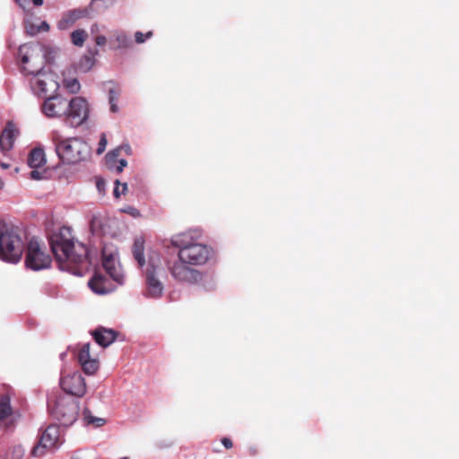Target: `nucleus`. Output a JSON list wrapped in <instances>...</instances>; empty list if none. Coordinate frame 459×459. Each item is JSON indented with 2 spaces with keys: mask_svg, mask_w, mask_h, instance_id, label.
<instances>
[{
  "mask_svg": "<svg viewBox=\"0 0 459 459\" xmlns=\"http://www.w3.org/2000/svg\"><path fill=\"white\" fill-rule=\"evenodd\" d=\"M18 54L22 72L31 75L30 85L33 93L39 97L55 94L59 89V83L55 74L42 70L45 58L40 47L24 44L19 48Z\"/></svg>",
  "mask_w": 459,
  "mask_h": 459,
  "instance_id": "1",
  "label": "nucleus"
},
{
  "mask_svg": "<svg viewBox=\"0 0 459 459\" xmlns=\"http://www.w3.org/2000/svg\"><path fill=\"white\" fill-rule=\"evenodd\" d=\"M50 246L59 267L74 275L82 276L91 262L88 247L72 237L69 228L63 227L50 238Z\"/></svg>",
  "mask_w": 459,
  "mask_h": 459,
  "instance_id": "2",
  "label": "nucleus"
},
{
  "mask_svg": "<svg viewBox=\"0 0 459 459\" xmlns=\"http://www.w3.org/2000/svg\"><path fill=\"white\" fill-rule=\"evenodd\" d=\"M132 253L144 277L145 297L153 299H160L164 292V284L160 278L164 273L160 254L157 251H150L146 261L144 239L142 237L134 239Z\"/></svg>",
  "mask_w": 459,
  "mask_h": 459,
  "instance_id": "3",
  "label": "nucleus"
},
{
  "mask_svg": "<svg viewBox=\"0 0 459 459\" xmlns=\"http://www.w3.org/2000/svg\"><path fill=\"white\" fill-rule=\"evenodd\" d=\"M201 233L198 230H189L177 234L171 238L172 247L178 248V258L190 265H203L212 255L211 247L198 242Z\"/></svg>",
  "mask_w": 459,
  "mask_h": 459,
  "instance_id": "4",
  "label": "nucleus"
},
{
  "mask_svg": "<svg viewBox=\"0 0 459 459\" xmlns=\"http://www.w3.org/2000/svg\"><path fill=\"white\" fill-rule=\"evenodd\" d=\"M52 141L59 160L65 164H77L90 155L89 145L79 137L61 138L56 133L53 134Z\"/></svg>",
  "mask_w": 459,
  "mask_h": 459,
  "instance_id": "5",
  "label": "nucleus"
},
{
  "mask_svg": "<svg viewBox=\"0 0 459 459\" xmlns=\"http://www.w3.org/2000/svg\"><path fill=\"white\" fill-rule=\"evenodd\" d=\"M23 242L13 228L0 223V258L16 264L22 255Z\"/></svg>",
  "mask_w": 459,
  "mask_h": 459,
  "instance_id": "6",
  "label": "nucleus"
},
{
  "mask_svg": "<svg viewBox=\"0 0 459 459\" xmlns=\"http://www.w3.org/2000/svg\"><path fill=\"white\" fill-rule=\"evenodd\" d=\"M79 411L78 400L69 395H64L56 400L55 406L51 409V413L62 425L69 427L76 421Z\"/></svg>",
  "mask_w": 459,
  "mask_h": 459,
  "instance_id": "7",
  "label": "nucleus"
},
{
  "mask_svg": "<svg viewBox=\"0 0 459 459\" xmlns=\"http://www.w3.org/2000/svg\"><path fill=\"white\" fill-rule=\"evenodd\" d=\"M63 443V434L59 426L49 425L41 434L40 438L30 451L32 457H41L48 451L57 449Z\"/></svg>",
  "mask_w": 459,
  "mask_h": 459,
  "instance_id": "8",
  "label": "nucleus"
},
{
  "mask_svg": "<svg viewBox=\"0 0 459 459\" xmlns=\"http://www.w3.org/2000/svg\"><path fill=\"white\" fill-rule=\"evenodd\" d=\"M90 115L88 101L82 97H74L68 101L65 121L72 127H77L87 121Z\"/></svg>",
  "mask_w": 459,
  "mask_h": 459,
  "instance_id": "9",
  "label": "nucleus"
},
{
  "mask_svg": "<svg viewBox=\"0 0 459 459\" xmlns=\"http://www.w3.org/2000/svg\"><path fill=\"white\" fill-rule=\"evenodd\" d=\"M51 257L40 247L39 241L31 238L28 244L25 264L33 271L47 269L51 264Z\"/></svg>",
  "mask_w": 459,
  "mask_h": 459,
  "instance_id": "10",
  "label": "nucleus"
},
{
  "mask_svg": "<svg viewBox=\"0 0 459 459\" xmlns=\"http://www.w3.org/2000/svg\"><path fill=\"white\" fill-rule=\"evenodd\" d=\"M102 266L107 273L117 283L123 284L125 275L118 261V254L116 249L105 247L102 250Z\"/></svg>",
  "mask_w": 459,
  "mask_h": 459,
  "instance_id": "11",
  "label": "nucleus"
},
{
  "mask_svg": "<svg viewBox=\"0 0 459 459\" xmlns=\"http://www.w3.org/2000/svg\"><path fill=\"white\" fill-rule=\"evenodd\" d=\"M171 276L178 281L194 283L200 280L201 274L190 267L188 263L178 258L169 267Z\"/></svg>",
  "mask_w": 459,
  "mask_h": 459,
  "instance_id": "12",
  "label": "nucleus"
},
{
  "mask_svg": "<svg viewBox=\"0 0 459 459\" xmlns=\"http://www.w3.org/2000/svg\"><path fill=\"white\" fill-rule=\"evenodd\" d=\"M61 388L72 397H82L86 393V384L82 374L78 371L60 378Z\"/></svg>",
  "mask_w": 459,
  "mask_h": 459,
  "instance_id": "13",
  "label": "nucleus"
},
{
  "mask_svg": "<svg viewBox=\"0 0 459 459\" xmlns=\"http://www.w3.org/2000/svg\"><path fill=\"white\" fill-rule=\"evenodd\" d=\"M68 101L60 96H49L42 104V112L48 117H65Z\"/></svg>",
  "mask_w": 459,
  "mask_h": 459,
  "instance_id": "14",
  "label": "nucleus"
},
{
  "mask_svg": "<svg viewBox=\"0 0 459 459\" xmlns=\"http://www.w3.org/2000/svg\"><path fill=\"white\" fill-rule=\"evenodd\" d=\"M78 361L87 375H94L99 368L100 362L97 358L91 355V344L89 342L83 343L78 352Z\"/></svg>",
  "mask_w": 459,
  "mask_h": 459,
  "instance_id": "15",
  "label": "nucleus"
},
{
  "mask_svg": "<svg viewBox=\"0 0 459 459\" xmlns=\"http://www.w3.org/2000/svg\"><path fill=\"white\" fill-rule=\"evenodd\" d=\"M19 135V130L13 122H8L0 135V150L6 155L13 147L14 140Z\"/></svg>",
  "mask_w": 459,
  "mask_h": 459,
  "instance_id": "16",
  "label": "nucleus"
},
{
  "mask_svg": "<svg viewBox=\"0 0 459 459\" xmlns=\"http://www.w3.org/2000/svg\"><path fill=\"white\" fill-rule=\"evenodd\" d=\"M92 336L95 342L101 347H108L115 342L117 338V332L112 329L105 327H99L92 332Z\"/></svg>",
  "mask_w": 459,
  "mask_h": 459,
  "instance_id": "17",
  "label": "nucleus"
},
{
  "mask_svg": "<svg viewBox=\"0 0 459 459\" xmlns=\"http://www.w3.org/2000/svg\"><path fill=\"white\" fill-rule=\"evenodd\" d=\"M85 15V11L81 9H74L65 13L57 23V28L61 30L69 29L76 21Z\"/></svg>",
  "mask_w": 459,
  "mask_h": 459,
  "instance_id": "18",
  "label": "nucleus"
},
{
  "mask_svg": "<svg viewBox=\"0 0 459 459\" xmlns=\"http://www.w3.org/2000/svg\"><path fill=\"white\" fill-rule=\"evenodd\" d=\"M28 165L32 169L41 168L46 164V155L41 148H34L28 157Z\"/></svg>",
  "mask_w": 459,
  "mask_h": 459,
  "instance_id": "19",
  "label": "nucleus"
},
{
  "mask_svg": "<svg viewBox=\"0 0 459 459\" xmlns=\"http://www.w3.org/2000/svg\"><path fill=\"white\" fill-rule=\"evenodd\" d=\"M88 285L94 293L106 294L108 292L105 284V277L99 273H94L89 281Z\"/></svg>",
  "mask_w": 459,
  "mask_h": 459,
  "instance_id": "20",
  "label": "nucleus"
},
{
  "mask_svg": "<svg viewBox=\"0 0 459 459\" xmlns=\"http://www.w3.org/2000/svg\"><path fill=\"white\" fill-rule=\"evenodd\" d=\"M82 420L86 425H91L95 428L102 427L106 423L105 419L93 416L88 409L83 410Z\"/></svg>",
  "mask_w": 459,
  "mask_h": 459,
  "instance_id": "21",
  "label": "nucleus"
},
{
  "mask_svg": "<svg viewBox=\"0 0 459 459\" xmlns=\"http://www.w3.org/2000/svg\"><path fill=\"white\" fill-rule=\"evenodd\" d=\"M87 37L88 34L86 30L82 29L75 30L71 33L72 43L76 47H82Z\"/></svg>",
  "mask_w": 459,
  "mask_h": 459,
  "instance_id": "22",
  "label": "nucleus"
},
{
  "mask_svg": "<svg viewBox=\"0 0 459 459\" xmlns=\"http://www.w3.org/2000/svg\"><path fill=\"white\" fill-rule=\"evenodd\" d=\"M120 96V91L116 88H111L108 90V102L110 105V111L113 113H117L119 110L117 102Z\"/></svg>",
  "mask_w": 459,
  "mask_h": 459,
  "instance_id": "23",
  "label": "nucleus"
},
{
  "mask_svg": "<svg viewBox=\"0 0 459 459\" xmlns=\"http://www.w3.org/2000/svg\"><path fill=\"white\" fill-rule=\"evenodd\" d=\"M12 413L10 399L7 396L0 398V420H4Z\"/></svg>",
  "mask_w": 459,
  "mask_h": 459,
  "instance_id": "24",
  "label": "nucleus"
},
{
  "mask_svg": "<svg viewBox=\"0 0 459 459\" xmlns=\"http://www.w3.org/2000/svg\"><path fill=\"white\" fill-rule=\"evenodd\" d=\"M115 0H91V7L96 12H104L113 5Z\"/></svg>",
  "mask_w": 459,
  "mask_h": 459,
  "instance_id": "25",
  "label": "nucleus"
},
{
  "mask_svg": "<svg viewBox=\"0 0 459 459\" xmlns=\"http://www.w3.org/2000/svg\"><path fill=\"white\" fill-rule=\"evenodd\" d=\"M93 64L94 60L92 57L84 56L80 59L77 65V70L82 73H86L93 66Z\"/></svg>",
  "mask_w": 459,
  "mask_h": 459,
  "instance_id": "26",
  "label": "nucleus"
},
{
  "mask_svg": "<svg viewBox=\"0 0 459 459\" xmlns=\"http://www.w3.org/2000/svg\"><path fill=\"white\" fill-rule=\"evenodd\" d=\"M64 87L71 93H77L81 89V84L76 78L64 79Z\"/></svg>",
  "mask_w": 459,
  "mask_h": 459,
  "instance_id": "27",
  "label": "nucleus"
},
{
  "mask_svg": "<svg viewBox=\"0 0 459 459\" xmlns=\"http://www.w3.org/2000/svg\"><path fill=\"white\" fill-rule=\"evenodd\" d=\"M116 40L117 42V47L127 48L130 45V39L124 31H116L115 32Z\"/></svg>",
  "mask_w": 459,
  "mask_h": 459,
  "instance_id": "28",
  "label": "nucleus"
},
{
  "mask_svg": "<svg viewBox=\"0 0 459 459\" xmlns=\"http://www.w3.org/2000/svg\"><path fill=\"white\" fill-rule=\"evenodd\" d=\"M25 448L21 445L13 446L9 452L10 459H22L24 456Z\"/></svg>",
  "mask_w": 459,
  "mask_h": 459,
  "instance_id": "29",
  "label": "nucleus"
},
{
  "mask_svg": "<svg viewBox=\"0 0 459 459\" xmlns=\"http://www.w3.org/2000/svg\"><path fill=\"white\" fill-rule=\"evenodd\" d=\"M91 228L94 232L100 231L101 233L106 234V230L103 229V221L100 218L94 217L91 220Z\"/></svg>",
  "mask_w": 459,
  "mask_h": 459,
  "instance_id": "30",
  "label": "nucleus"
},
{
  "mask_svg": "<svg viewBox=\"0 0 459 459\" xmlns=\"http://www.w3.org/2000/svg\"><path fill=\"white\" fill-rule=\"evenodd\" d=\"M116 186L114 188V195L115 197L118 198L121 195H124L126 191L127 190V185L126 183L120 184L118 180H116L115 182Z\"/></svg>",
  "mask_w": 459,
  "mask_h": 459,
  "instance_id": "31",
  "label": "nucleus"
},
{
  "mask_svg": "<svg viewBox=\"0 0 459 459\" xmlns=\"http://www.w3.org/2000/svg\"><path fill=\"white\" fill-rule=\"evenodd\" d=\"M107 143H108L107 137H106V134L103 133L100 134V139L98 143V148H97L98 154H101L104 152V151L106 150V147H107Z\"/></svg>",
  "mask_w": 459,
  "mask_h": 459,
  "instance_id": "32",
  "label": "nucleus"
},
{
  "mask_svg": "<svg viewBox=\"0 0 459 459\" xmlns=\"http://www.w3.org/2000/svg\"><path fill=\"white\" fill-rule=\"evenodd\" d=\"M152 35V31H148L147 33L143 34V32L137 31L134 35L135 41L138 44L143 43L146 39H150Z\"/></svg>",
  "mask_w": 459,
  "mask_h": 459,
  "instance_id": "33",
  "label": "nucleus"
},
{
  "mask_svg": "<svg viewBox=\"0 0 459 459\" xmlns=\"http://www.w3.org/2000/svg\"><path fill=\"white\" fill-rule=\"evenodd\" d=\"M127 166V161L125 159H121L118 161V165L116 168V170L120 173L123 171L124 168Z\"/></svg>",
  "mask_w": 459,
  "mask_h": 459,
  "instance_id": "34",
  "label": "nucleus"
},
{
  "mask_svg": "<svg viewBox=\"0 0 459 459\" xmlns=\"http://www.w3.org/2000/svg\"><path fill=\"white\" fill-rule=\"evenodd\" d=\"M26 29L27 32L30 35H35L39 32V28H38V26L30 25Z\"/></svg>",
  "mask_w": 459,
  "mask_h": 459,
  "instance_id": "35",
  "label": "nucleus"
},
{
  "mask_svg": "<svg viewBox=\"0 0 459 459\" xmlns=\"http://www.w3.org/2000/svg\"><path fill=\"white\" fill-rule=\"evenodd\" d=\"M95 41L98 46H103L106 44L107 39L105 36L100 35L96 38Z\"/></svg>",
  "mask_w": 459,
  "mask_h": 459,
  "instance_id": "36",
  "label": "nucleus"
},
{
  "mask_svg": "<svg viewBox=\"0 0 459 459\" xmlns=\"http://www.w3.org/2000/svg\"><path fill=\"white\" fill-rule=\"evenodd\" d=\"M221 443L222 445L226 447V448H231L232 446H233V443L232 441L229 438V437H223L221 439Z\"/></svg>",
  "mask_w": 459,
  "mask_h": 459,
  "instance_id": "37",
  "label": "nucleus"
},
{
  "mask_svg": "<svg viewBox=\"0 0 459 459\" xmlns=\"http://www.w3.org/2000/svg\"><path fill=\"white\" fill-rule=\"evenodd\" d=\"M38 28H39V31H48L49 25L46 22H41Z\"/></svg>",
  "mask_w": 459,
  "mask_h": 459,
  "instance_id": "38",
  "label": "nucleus"
},
{
  "mask_svg": "<svg viewBox=\"0 0 459 459\" xmlns=\"http://www.w3.org/2000/svg\"><path fill=\"white\" fill-rule=\"evenodd\" d=\"M30 178L33 179H39L40 178V173L37 170H32L30 172Z\"/></svg>",
  "mask_w": 459,
  "mask_h": 459,
  "instance_id": "39",
  "label": "nucleus"
},
{
  "mask_svg": "<svg viewBox=\"0 0 459 459\" xmlns=\"http://www.w3.org/2000/svg\"><path fill=\"white\" fill-rule=\"evenodd\" d=\"M119 150H116L108 153L107 158H116L118 155Z\"/></svg>",
  "mask_w": 459,
  "mask_h": 459,
  "instance_id": "40",
  "label": "nucleus"
},
{
  "mask_svg": "<svg viewBox=\"0 0 459 459\" xmlns=\"http://www.w3.org/2000/svg\"><path fill=\"white\" fill-rule=\"evenodd\" d=\"M38 65V63H34L32 60H30L29 63L27 64V66L30 67V69H36Z\"/></svg>",
  "mask_w": 459,
  "mask_h": 459,
  "instance_id": "41",
  "label": "nucleus"
},
{
  "mask_svg": "<svg viewBox=\"0 0 459 459\" xmlns=\"http://www.w3.org/2000/svg\"><path fill=\"white\" fill-rule=\"evenodd\" d=\"M104 185H105V183L102 180L97 181V188L99 189V191L102 190V188L104 187Z\"/></svg>",
  "mask_w": 459,
  "mask_h": 459,
  "instance_id": "42",
  "label": "nucleus"
},
{
  "mask_svg": "<svg viewBox=\"0 0 459 459\" xmlns=\"http://www.w3.org/2000/svg\"><path fill=\"white\" fill-rule=\"evenodd\" d=\"M129 213H131L133 216H138L139 211L134 208H130L128 211Z\"/></svg>",
  "mask_w": 459,
  "mask_h": 459,
  "instance_id": "43",
  "label": "nucleus"
},
{
  "mask_svg": "<svg viewBox=\"0 0 459 459\" xmlns=\"http://www.w3.org/2000/svg\"><path fill=\"white\" fill-rule=\"evenodd\" d=\"M32 3L37 6H40L43 4V0H32Z\"/></svg>",
  "mask_w": 459,
  "mask_h": 459,
  "instance_id": "44",
  "label": "nucleus"
},
{
  "mask_svg": "<svg viewBox=\"0 0 459 459\" xmlns=\"http://www.w3.org/2000/svg\"><path fill=\"white\" fill-rule=\"evenodd\" d=\"M0 166H1L3 169H8V168L10 167V165H9V164L4 163V162H1V163H0Z\"/></svg>",
  "mask_w": 459,
  "mask_h": 459,
  "instance_id": "45",
  "label": "nucleus"
},
{
  "mask_svg": "<svg viewBox=\"0 0 459 459\" xmlns=\"http://www.w3.org/2000/svg\"><path fill=\"white\" fill-rule=\"evenodd\" d=\"M3 185H4V184H3V181L0 179V188H2V187H3Z\"/></svg>",
  "mask_w": 459,
  "mask_h": 459,
  "instance_id": "46",
  "label": "nucleus"
},
{
  "mask_svg": "<svg viewBox=\"0 0 459 459\" xmlns=\"http://www.w3.org/2000/svg\"><path fill=\"white\" fill-rule=\"evenodd\" d=\"M94 27H96V28H97V24H94V25L91 27V30H92V31H93Z\"/></svg>",
  "mask_w": 459,
  "mask_h": 459,
  "instance_id": "47",
  "label": "nucleus"
},
{
  "mask_svg": "<svg viewBox=\"0 0 459 459\" xmlns=\"http://www.w3.org/2000/svg\"><path fill=\"white\" fill-rule=\"evenodd\" d=\"M120 459H128V457L125 456V457H122V458H120Z\"/></svg>",
  "mask_w": 459,
  "mask_h": 459,
  "instance_id": "48",
  "label": "nucleus"
}]
</instances>
